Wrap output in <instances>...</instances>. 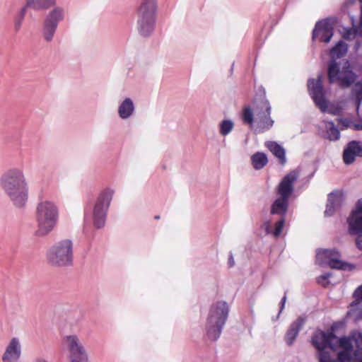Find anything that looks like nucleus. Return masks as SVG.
I'll use <instances>...</instances> for the list:
<instances>
[{
	"label": "nucleus",
	"mask_w": 362,
	"mask_h": 362,
	"mask_svg": "<svg viewBox=\"0 0 362 362\" xmlns=\"http://www.w3.org/2000/svg\"><path fill=\"white\" fill-rule=\"evenodd\" d=\"M348 50L347 45L340 40L331 49L330 57L332 60L328 66V78L330 83H337L341 87H349L356 80V74L351 69L349 63L346 61L341 69L339 64L335 61L341 58Z\"/></svg>",
	"instance_id": "f257e3e1"
},
{
	"label": "nucleus",
	"mask_w": 362,
	"mask_h": 362,
	"mask_svg": "<svg viewBox=\"0 0 362 362\" xmlns=\"http://www.w3.org/2000/svg\"><path fill=\"white\" fill-rule=\"evenodd\" d=\"M3 187L13 205L18 208L25 206L28 199V185L22 170L12 169L2 178Z\"/></svg>",
	"instance_id": "f03ea898"
},
{
	"label": "nucleus",
	"mask_w": 362,
	"mask_h": 362,
	"mask_svg": "<svg viewBox=\"0 0 362 362\" xmlns=\"http://www.w3.org/2000/svg\"><path fill=\"white\" fill-rule=\"evenodd\" d=\"M35 220L37 225L35 235L37 237L48 235L58 223L59 209L57 204L49 200L38 202L35 208Z\"/></svg>",
	"instance_id": "7ed1b4c3"
},
{
	"label": "nucleus",
	"mask_w": 362,
	"mask_h": 362,
	"mask_svg": "<svg viewBox=\"0 0 362 362\" xmlns=\"http://www.w3.org/2000/svg\"><path fill=\"white\" fill-rule=\"evenodd\" d=\"M228 314L229 306L226 301H217L211 305L205 323L209 339L216 341L219 338Z\"/></svg>",
	"instance_id": "20e7f679"
},
{
	"label": "nucleus",
	"mask_w": 362,
	"mask_h": 362,
	"mask_svg": "<svg viewBox=\"0 0 362 362\" xmlns=\"http://www.w3.org/2000/svg\"><path fill=\"white\" fill-rule=\"evenodd\" d=\"M114 193V189L110 187L104 189L99 193L94 204L86 208L85 218L86 219L90 218L95 228H101L104 227L107 213Z\"/></svg>",
	"instance_id": "39448f33"
},
{
	"label": "nucleus",
	"mask_w": 362,
	"mask_h": 362,
	"mask_svg": "<svg viewBox=\"0 0 362 362\" xmlns=\"http://www.w3.org/2000/svg\"><path fill=\"white\" fill-rule=\"evenodd\" d=\"M47 262L57 267H66L73 264L74 243L64 238L52 245L46 252Z\"/></svg>",
	"instance_id": "423d86ee"
},
{
	"label": "nucleus",
	"mask_w": 362,
	"mask_h": 362,
	"mask_svg": "<svg viewBox=\"0 0 362 362\" xmlns=\"http://www.w3.org/2000/svg\"><path fill=\"white\" fill-rule=\"evenodd\" d=\"M299 177L297 170H293L286 174L280 182L277 193L280 197L276 199L272 205L271 214L284 217L288 207V199L293 192V184Z\"/></svg>",
	"instance_id": "0eeeda50"
},
{
	"label": "nucleus",
	"mask_w": 362,
	"mask_h": 362,
	"mask_svg": "<svg viewBox=\"0 0 362 362\" xmlns=\"http://www.w3.org/2000/svg\"><path fill=\"white\" fill-rule=\"evenodd\" d=\"M157 6V0H141L137 9V30L144 37L149 36L154 30Z\"/></svg>",
	"instance_id": "6e6552de"
},
{
	"label": "nucleus",
	"mask_w": 362,
	"mask_h": 362,
	"mask_svg": "<svg viewBox=\"0 0 362 362\" xmlns=\"http://www.w3.org/2000/svg\"><path fill=\"white\" fill-rule=\"evenodd\" d=\"M272 107L266 98L264 93L255 100V124L254 129L257 133H262L269 130L274 121L271 117Z\"/></svg>",
	"instance_id": "1a4fd4ad"
},
{
	"label": "nucleus",
	"mask_w": 362,
	"mask_h": 362,
	"mask_svg": "<svg viewBox=\"0 0 362 362\" xmlns=\"http://www.w3.org/2000/svg\"><path fill=\"white\" fill-rule=\"evenodd\" d=\"M63 343L69 351L70 362H88L86 349L76 335L66 336Z\"/></svg>",
	"instance_id": "9d476101"
},
{
	"label": "nucleus",
	"mask_w": 362,
	"mask_h": 362,
	"mask_svg": "<svg viewBox=\"0 0 362 362\" xmlns=\"http://www.w3.org/2000/svg\"><path fill=\"white\" fill-rule=\"evenodd\" d=\"M309 93L315 105L322 112H326L327 109V100L325 99L322 87V76L319 75L317 78H310L308 81Z\"/></svg>",
	"instance_id": "9b49d317"
},
{
	"label": "nucleus",
	"mask_w": 362,
	"mask_h": 362,
	"mask_svg": "<svg viewBox=\"0 0 362 362\" xmlns=\"http://www.w3.org/2000/svg\"><path fill=\"white\" fill-rule=\"evenodd\" d=\"M334 339H337V337L333 332L327 333L317 330L314 333L312 340L313 345L319 350V356H320L322 352H325L324 349L328 346L335 350L336 347L333 343Z\"/></svg>",
	"instance_id": "f8f14e48"
},
{
	"label": "nucleus",
	"mask_w": 362,
	"mask_h": 362,
	"mask_svg": "<svg viewBox=\"0 0 362 362\" xmlns=\"http://www.w3.org/2000/svg\"><path fill=\"white\" fill-rule=\"evenodd\" d=\"M21 343L18 337H13L5 348L2 362H18L21 356Z\"/></svg>",
	"instance_id": "ddd939ff"
},
{
	"label": "nucleus",
	"mask_w": 362,
	"mask_h": 362,
	"mask_svg": "<svg viewBox=\"0 0 362 362\" xmlns=\"http://www.w3.org/2000/svg\"><path fill=\"white\" fill-rule=\"evenodd\" d=\"M334 34L333 26L327 20L318 21L313 31V39L329 42Z\"/></svg>",
	"instance_id": "4468645a"
},
{
	"label": "nucleus",
	"mask_w": 362,
	"mask_h": 362,
	"mask_svg": "<svg viewBox=\"0 0 362 362\" xmlns=\"http://www.w3.org/2000/svg\"><path fill=\"white\" fill-rule=\"evenodd\" d=\"M349 233L356 235L357 231H362V198L356 202L355 209L347 219Z\"/></svg>",
	"instance_id": "2eb2a0df"
},
{
	"label": "nucleus",
	"mask_w": 362,
	"mask_h": 362,
	"mask_svg": "<svg viewBox=\"0 0 362 362\" xmlns=\"http://www.w3.org/2000/svg\"><path fill=\"white\" fill-rule=\"evenodd\" d=\"M356 156L362 157V143L360 141H351L344 150V162L347 165L351 164L355 160Z\"/></svg>",
	"instance_id": "dca6fc26"
},
{
	"label": "nucleus",
	"mask_w": 362,
	"mask_h": 362,
	"mask_svg": "<svg viewBox=\"0 0 362 362\" xmlns=\"http://www.w3.org/2000/svg\"><path fill=\"white\" fill-rule=\"evenodd\" d=\"M344 194L339 191L332 192L328 195L327 204L325 211L326 216H331L343 204Z\"/></svg>",
	"instance_id": "f3484780"
},
{
	"label": "nucleus",
	"mask_w": 362,
	"mask_h": 362,
	"mask_svg": "<svg viewBox=\"0 0 362 362\" xmlns=\"http://www.w3.org/2000/svg\"><path fill=\"white\" fill-rule=\"evenodd\" d=\"M45 16L44 20L57 26L65 18V9L60 6H53Z\"/></svg>",
	"instance_id": "a211bd4d"
},
{
	"label": "nucleus",
	"mask_w": 362,
	"mask_h": 362,
	"mask_svg": "<svg viewBox=\"0 0 362 362\" xmlns=\"http://www.w3.org/2000/svg\"><path fill=\"white\" fill-rule=\"evenodd\" d=\"M304 322L305 320L303 317H299L291 325L285 335V341L288 346L293 344L297 336L298 335L299 331L303 327Z\"/></svg>",
	"instance_id": "6ab92c4d"
},
{
	"label": "nucleus",
	"mask_w": 362,
	"mask_h": 362,
	"mask_svg": "<svg viewBox=\"0 0 362 362\" xmlns=\"http://www.w3.org/2000/svg\"><path fill=\"white\" fill-rule=\"evenodd\" d=\"M135 106L130 98H126L118 106V115L122 119L130 118L134 113Z\"/></svg>",
	"instance_id": "aec40b11"
},
{
	"label": "nucleus",
	"mask_w": 362,
	"mask_h": 362,
	"mask_svg": "<svg viewBox=\"0 0 362 362\" xmlns=\"http://www.w3.org/2000/svg\"><path fill=\"white\" fill-rule=\"evenodd\" d=\"M354 297L355 298V301L351 303L349 314L356 315L357 318L361 319L362 308L359 309V307H362V284L355 290Z\"/></svg>",
	"instance_id": "412c9836"
},
{
	"label": "nucleus",
	"mask_w": 362,
	"mask_h": 362,
	"mask_svg": "<svg viewBox=\"0 0 362 362\" xmlns=\"http://www.w3.org/2000/svg\"><path fill=\"white\" fill-rule=\"evenodd\" d=\"M57 0H25V6L35 11L47 10L55 6Z\"/></svg>",
	"instance_id": "4be33fe9"
},
{
	"label": "nucleus",
	"mask_w": 362,
	"mask_h": 362,
	"mask_svg": "<svg viewBox=\"0 0 362 362\" xmlns=\"http://www.w3.org/2000/svg\"><path fill=\"white\" fill-rule=\"evenodd\" d=\"M265 146L279 159L281 165L286 163V151L280 144L276 141H269L265 142Z\"/></svg>",
	"instance_id": "5701e85b"
},
{
	"label": "nucleus",
	"mask_w": 362,
	"mask_h": 362,
	"mask_svg": "<svg viewBox=\"0 0 362 362\" xmlns=\"http://www.w3.org/2000/svg\"><path fill=\"white\" fill-rule=\"evenodd\" d=\"M329 259L327 265L332 269H343L345 270L348 264L339 259L341 255L339 251L335 249H332L331 255L329 256Z\"/></svg>",
	"instance_id": "b1692460"
},
{
	"label": "nucleus",
	"mask_w": 362,
	"mask_h": 362,
	"mask_svg": "<svg viewBox=\"0 0 362 362\" xmlns=\"http://www.w3.org/2000/svg\"><path fill=\"white\" fill-rule=\"evenodd\" d=\"M57 28L58 26L44 20L41 30L43 40L47 42H52L54 39Z\"/></svg>",
	"instance_id": "393cba45"
},
{
	"label": "nucleus",
	"mask_w": 362,
	"mask_h": 362,
	"mask_svg": "<svg viewBox=\"0 0 362 362\" xmlns=\"http://www.w3.org/2000/svg\"><path fill=\"white\" fill-rule=\"evenodd\" d=\"M284 223H285V218H284V217H281V218L276 222L274 230L271 229V222H270V221H266L264 223V229H265V230H266L267 234H270L271 233L274 237L277 238V237H279L281 235V233L282 232V230H283V228L284 226Z\"/></svg>",
	"instance_id": "a878e982"
},
{
	"label": "nucleus",
	"mask_w": 362,
	"mask_h": 362,
	"mask_svg": "<svg viewBox=\"0 0 362 362\" xmlns=\"http://www.w3.org/2000/svg\"><path fill=\"white\" fill-rule=\"evenodd\" d=\"M251 161L255 170H260L267 164L268 159L265 153L257 152L251 156Z\"/></svg>",
	"instance_id": "bb28decb"
},
{
	"label": "nucleus",
	"mask_w": 362,
	"mask_h": 362,
	"mask_svg": "<svg viewBox=\"0 0 362 362\" xmlns=\"http://www.w3.org/2000/svg\"><path fill=\"white\" fill-rule=\"evenodd\" d=\"M351 98L354 101L358 112L362 101V82L355 83L352 88Z\"/></svg>",
	"instance_id": "cd10ccee"
},
{
	"label": "nucleus",
	"mask_w": 362,
	"mask_h": 362,
	"mask_svg": "<svg viewBox=\"0 0 362 362\" xmlns=\"http://www.w3.org/2000/svg\"><path fill=\"white\" fill-rule=\"evenodd\" d=\"M362 357V349L356 350L354 352V359L353 362H359ZM320 362H338L335 359H332L329 352H322L319 357Z\"/></svg>",
	"instance_id": "c85d7f7f"
},
{
	"label": "nucleus",
	"mask_w": 362,
	"mask_h": 362,
	"mask_svg": "<svg viewBox=\"0 0 362 362\" xmlns=\"http://www.w3.org/2000/svg\"><path fill=\"white\" fill-rule=\"evenodd\" d=\"M332 249H318L316 252V262L320 266L327 265Z\"/></svg>",
	"instance_id": "c756f323"
},
{
	"label": "nucleus",
	"mask_w": 362,
	"mask_h": 362,
	"mask_svg": "<svg viewBox=\"0 0 362 362\" xmlns=\"http://www.w3.org/2000/svg\"><path fill=\"white\" fill-rule=\"evenodd\" d=\"M326 129L328 135V139L331 141H337L340 137V132L337 127H335L333 122H326Z\"/></svg>",
	"instance_id": "7c9ffc66"
},
{
	"label": "nucleus",
	"mask_w": 362,
	"mask_h": 362,
	"mask_svg": "<svg viewBox=\"0 0 362 362\" xmlns=\"http://www.w3.org/2000/svg\"><path fill=\"white\" fill-rule=\"evenodd\" d=\"M242 118L244 123L254 127L255 124V110H252L250 107H245L243 110Z\"/></svg>",
	"instance_id": "2f4dec72"
},
{
	"label": "nucleus",
	"mask_w": 362,
	"mask_h": 362,
	"mask_svg": "<svg viewBox=\"0 0 362 362\" xmlns=\"http://www.w3.org/2000/svg\"><path fill=\"white\" fill-rule=\"evenodd\" d=\"M234 123L230 119H223L219 124V132L222 136H226L231 132Z\"/></svg>",
	"instance_id": "473e14b6"
},
{
	"label": "nucleus",
	"mask_w": 362,
	"mask_h": 362,
	"mask_svg": "<svg viewBox=\"0 0 362 362\" xmlns=\"http://www.w3.org/2000/svg\"><path fill=\"white\" fill-rule=\"evenodd\" d=\"M27 8L24 6L21 8L18 15L14 19V30L16 32L19 31L21 28L23 19L26 14Z\"/></svg>",
	"instance_id": "72a5a7b5"
},
{
	"label": "nucleus",
	"mask_w": 362,
	"mask_h": 362,
	"mask_svg": "<svg viewBox=\"0 0 362 362\" xmlns=\"http://www.w3.org/2000/svg\"><path fill=\"white\" fill-rule=\"evenodd\" d=\"M339 344V346L344 349V350L353 351L352 339L351 337H343L337 339Z\"/></svg>",
	"instance_id": "f704fd0d"
},
{
	"label": "nucleus",
	"mask_w": 362,
	"mask_h": 362,
	"mask_svg": "<svg viewBox=\"0 0 362 362\" xmlns=\"http://www.w3.org/2000/svg\"><path fill=\"white\" fill-rule=\"evenodd\" d=\"M358 34V33L356 28H344L342 32V37L345 40H351L355 39L357 37Z\"/></svg>",
	"instance_id": "c9c22d12"
},
{
	"label": "nucleus",
	"mask_w": 362,
	"mask_h": 362,
	"mask_svg": "<svg viewBox=\"0 0 362 362\" xmlns=\"http://www.w3.org/2000/svg\"><path fill=\"white\" fill-rule=\"evenodd\" d=\"M352 351L342 350L338 352L337 358L340 362H351Z\"/></svg>",
	"instance_id": "e433bc0d"
},
{
	"label": "nucleus",
	"mask_w": 362,
	"mask_h": 362,
	"mask_svg": "<svg viewBox=\"0 0 362 362\" xmlns=\"http://www.w3.org/2000/svg\"><path fill=\"white\" fill-rule=\"evenodd\" d=\"M351 338L352 340L355 341L357 346H358L360 345V344H362V334L361 333H360V332L354 333L351 336Z\"/></svg>",
	"instance_id": "4c0bfd02"
},
{
	"label": "nucleus",
	"mask_w": 362,
	"mask_h": 362,
	"mask_svg": "<svg viewBox=\"0 0 362 362\" xmlns=\"http://www.w3.org/2000/svg\"><path fill=\"white\" fill-rule=\"evenodd\" d=\"M356 235H357L356 245L359 250H362V231H357Z\"/></svg>",
	"instance_id": "58836bf2"
},
{
	"label": "nucleus",
	"mask_w": 362,
	"mask_h": 362,
	"mask_svg": "<svg viewBox=\"0 0 362 362\" xmlns=\"http://www.w3.org/2000/svg\"><path fill=\"white\" fill-rule=\"evenodd\" d=\"M338 124L342 127V129L347 128L350 124V121L346 118H339Z\"/></svg>",
	"instance_id": "ea45409f"
},
{
	"label": "nucleus",
	"mask_w": 362,
	"mask_h": 362,
	"mask_svg": "<svg viewBox=\"0 0 362 362\" xmlns=\"http://www.w3.org/2000/svg\"><path fill=\"white\" fill-rule=\"evenodd\" d=\"M331 276L329 273H325L320 276L317 277V282L321 284H325V281L328 279V278Z\"/></svg>",
	"instance_id": "a19ab883"
},
{
	"label": "nucleus",
	"mask_w": 362,
	"mask_h": 362,
	"mask_svg": "<svg viewBox=\"0 0 362 362\" xmlns=\"http://www.w3.org/2000/svg\"><path fill=\"white\" fill-rule=\"evenodd\" d=\"M286 295L285 294L284 296V297L282 298L281 300V303H280V310H279V313H281V311L284 310V305H285V303H286Z\"/></svg>",
	"instance_id": "79ce46f5"
},
{
	"label": "nucleus",
	"mask_w": 362,
	"mask_h": 362,
	"mask_svg": "<svg viewBox=\"0 0 362 362\" xmlns=\"http://www.w3.org/2000/svg\"><path fill=\"white\" fill-rule=\"evenodd\" d=\"M235 264L234 258L232 252H230L229 259H228V265L230 267H233Z\"/></svg>",
	"instance_id": "37998d69"
},
{
	"label": "nucleus",
	"mask_w": 362,
	"mask_h": 362,
	"mask_svg": "<svg viewBox=\"0 0 362 362\" xmlns=\"http://www.w3.org/2000/svg\"><path fill=\"white\" fill-rule=\"evenodd\" d=\"M34 362H49V361L44 358L38 357L35 359Z\"/></svg>",
	"instance_id": "c03bdc74"
},
{
	"label": "nucleus",
	"mask_w": 362,
	"mask_h": 362,
	"mask_svg": "<svg viewBox=\"0 0 362 362\" xmlns=\"http://www.w3.org/2000/svg\"><path fill=\"white\" fill-rule=\"evenodd\" d=\"M354 129L355 130H362V124H355L354 125Z\"/></svg>",
	"instance_id": "a18cd8bd"
},
{
	"label": "nucleus",
	"mask_w": 362,
	"mask_h": 362,
	"mask_svg": "<svg viewBox=\"0 0 362 362\" xmlns=\"http://www.w3.org/2000/svg\"><path fill=\"white\" fill-rule=\"evenodd\" d=\"M361 4V21H360V26L362 28V0H358Z\"/></svg>",
	"instance_id": "49530a36"
},
{
	"label": "nucleus",
	"mask_w": 362,
	"mask_h": 362,
	"mask_svg": "<svg viewBox=\"0 0 362 362\" xmlns=\"http://www.w3.org/2000/svg\"><path fill=\"white\" fill-rule=\"evenodd\" d=\"M356 3V0H349L346 1V5L347 6L354 5Z\"/></svg>",
	"instance_id": "de8ad7c7"
},
{
	"label": "nucleus",
	"mask_w": 362,
	"mask_h": 362,
	"mask_svg": "<svg viewBox=\"0 0 362 362\" xmlns=\"http://www.w3.org/2000/svg\"><path fill=\"white\" fill-rule=\"evenodd\" d=\"M359 47H360V44H359V43H358V42L357 41V42H356V45H355V49H356V50H358V49H359Z\"/></svg>",
	"instance_id": "09e8293b"
}]
</instances>
